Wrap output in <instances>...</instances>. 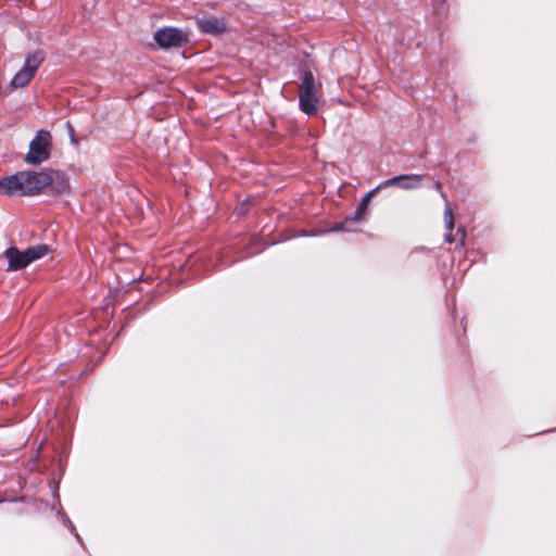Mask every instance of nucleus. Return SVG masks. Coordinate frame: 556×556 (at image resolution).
Masks as SVG:
<instances>
[{"mask_svg": "<svg viewBox=\"0 0 556 556\" xmlns=\"http://www.w3.org/2000/svg\"><path fill=\"white\" fill-rule=\"evenodd\" d=\"M52 181L48 172L21 170L0 179V194L35 195Z\"/></svg>", "mask_w": 556, "mask_h": 556, "instance_id": "f257e3e1", "label": "nucleus"}, {"mask_svg": "<svg viewBox=\"0 0 556 556\" xmlns=\"http://www.w3.org/2000/svg\"><path fill=\"white\" fill-rule=\"evenodd\" d=\"M43 60L45 52L42 50H36L26 56L23 67L27 68L28 71L35 74L40 64L43 62Z\"/></svg>", "mask_w": 556, "mask_h": 556, "instance_id": "9d476101", "label": "nucleus"}, {"mask_svg": "<svg viewBox=\"0 0 556 556\" xmlns=\"http://www.w3.org/2000/svg\"><path fill=\"white\" fill-rule=\"evenodd\" d=\"M454 237L451 235V233H446L445 235V241L448 242V243H452L454 242Z\"/></svg>", "mask_w": 556, "mask_h": 556, "instance_id": "2eb2a0df", "label": "nucleus"}, {"mask_svg": "<svg viewBox=\"0 0 556 556\" xmlns=\"http://www.w3.org/2000/svg\"><path fill=\"white\" fill-rule=\"evenodd\" d=\"M457 233L462 235V243L464 244V240H465V237H466L465 229L464 228H458L457 229Z\"/></svg>", "mask_w": 556, "mask_h": 556, "instance_id": "4468645a", "label": "nucleus"}, {"mask_svg": "<svg viewBox=\"0 0 556 556\" xmlns=\"http://www.w3.org/2000/svg\"><path fill=\"white\" fill-rule=\"evenodd\" d=\"M318 99L315 90V78L312 72L305 71L301 76L299 87V105L300 110L306 115L317 114Z\"/></svg>", "mask_w": 556, "mask_h": 556, "instance_id": "20e7f679", "label": "nucleus"}, {"mask_svg": "<svg viewBox=\"0 0 556 556\" xmlns=\"http://www.w3.org/2000/svg\"><path fill=\"white\" fill-rule=\"evenodd\" d=\"M50 251L48 244H37L27 248L25 251H20L15 247H10L4 251V256L8 260V270L16 271L27 267L30 263L43 257Z\"/></svg>", "mask_w": 556, "mask_h": 556, "instance_id": "f03ea898", "label": "nucleus"}, {"mask_svg": "<svg viewBox=\"0 0 556 556\" xmlns=\"http://www.w3.org/2000/svg\"><path fill=\"white\" fill-rule=\"evenodd\" d=\"M433 188L440 193L441 198L446 203L445 204V208H444V218H445V224H446L447 230L452 231L453 228H454L453 212H452V208L450 207V205L447 203V199H446L445 193L442 191V184L440 181H435L434 185H433Z\"/></svg>", "mask_w": 556, "mask_h": 556, "instance_id": "f8f14e48", "label": "nucleus"}, {"mask_svg": "<svg viewBox=\"0 0 556 556\" xmlns=\"http://www.w3.org/2000/svg\"><path fill=\"white\" fill-rule=\"evenodd\" d=\"M154 40L164 49L181 48L188 43V35L175 27H164L154 34Z\"/></svg>", "mask_w": 556, "mask_h": 556, "instance_id": "39448f33", "label": "nucleus"}, {"mask_svg": "<svg viewBox=\"0 0 556 556\" xmlns=\"http://www.w3.org/2000/svg\"><path fill=\"white\" fill-rule=\"evenodd\" d=\"M52 137L48 130L39 129L29 143L24 161L29 165H40L48 161L51 154Z\"/></svg>", "mask_w": 556, "mask_h": 556, "instance_id": "7ed1b4c3", "label": "nucleus"}, {"mask_svg": "<svg viewBox=\"0 0 556 556\" xmlns=\"http://www.w3.org/2000/svg\"><path fill=\"white\" fill-rule=\"evenodd\" d=\"M422 178L424 176L418 174H404L383 180L379 184V187L382 189L397 187L403 190H414L421 187Z\"/></svg>", "mask_w": 556, "mask_h": 556, "instance_id": "423d86ee", "label": "nucleus"}, {"mask_svg": "<svg viewBox=\"0 0 556 556\" xmlns=\"http://www.w3.org/2000/svg\"><path fill=\"white\" fill-rule=\"evenodd\" d=\"M357 224L351 216H346L343 222L336 223L328 231H355Z\"/></svg>", "mask_w": 556, "mask_h": 556, "instance_id": "ddd939ff", "label": "nucleus"}, {"mask_svg": "<svg viewBox=\"0 0 556 556\" xmlns=\"http://www.w3.org/2000/svg\"><path fill=\"white\" fill-rule=\"evenodd\" d=\"M35 76V74L25 67H22L12 78L10 85L12 88L25 87Z\"/></svg>", "mask_w": 556, "mask_h": 556, "instance_id": "1a4fd4ad", "label": "nucleus"}, {"mask_svg": "<svg viewBox=\"0 0 556 556\" xmlns=\"http://www.w3.org/2000/svg\"><path fill=\"white\" fill-rule=\"evenodd\" d=\"M52 175V181L48 187L53 194H62L67 191L68 184L63 175L59 173H50Z\"/></svg>", "mask_w": 556, "mask_h": 556, "instance_id": "9b49d317", "label": "nucleus"}, {"mask_svg": "<svg viewBox=\"0 0 556 556\" xmlns=\"http://www.w3.org/2000/svg\"><path fill=\"white\" fill-rule=\"evenodd\" d=\"M381 188L379 187V185L374 188L372 190L368 191L362 199L361 203L358 204L356 211L350 215L352 217V219L358 225L363 219H364V216L366 214V211L368 208V204H369V201L370 199L375 195V193L380 190Z\"/></svg>", "mask_w": 556, "mask_h": 556, "instance_id": "6e6552de", "label": "nucleus"}, {"mask_svg": "<svg viewBox=\"0 0 556 556\" xmlns=\"http://www.w3.org/2000/svg\"><path fill=\"white\" fill-rule=\"evenodd\" d=\"M197 26L203 34L219 35L226 30V23L224 18L216 16H203L197 18Z\"/></svg>", "mask_w": 556, "mask_h": 556, "instance_id": "0eeeda50", "label": "nucleus"}]
</instances>
